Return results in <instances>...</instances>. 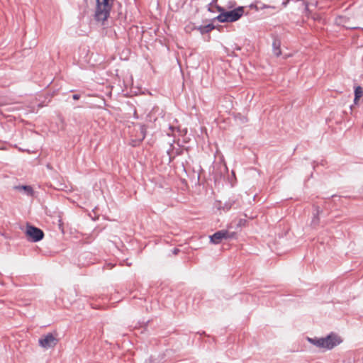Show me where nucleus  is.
<instances>
[{
  "instance_id": "1",
  "label": "nucleus",
  "mask_w": 363,
  "mask_h": 363,
  "mask_svg": "<svg viewBox=\"0 0 363 363\" xmlns=\"http://www.w3.org/2000/svg\"><path fill=\"white\" fill-rule=\"evenodd\" d=\"M112 0H96L94 18L98 22L104 23L109 16L112 7Z\"/></svg>"
},
{
  "instance_id": "2",
  "label": "nucleus",
  "mask_w": 363,
  "mask_h": 363,
  "mask_svg": "<svg viewBox=\"0 0 363 363\" xmlns=\"http://www.w3.org/2000/svg\"><path fill=\"white\" fill-rule=\"evenodd\" d=\"M244 13V8L239 6L233 10L220 13L216 19L221 23L224 22H235L238 21Z\"/></svg>"
},
{
  "instance_id": "3",
  "label": "nucleus",
  "mask_w": 363,
  "mask_h": 363,
  "mask_svg": "<svg viewBox=\"0 0 363 363\" xmlns=\"http://www.w3.org/2000/svg\"><path fill=\"white\" fill-rule=\"evenodd\" d=\"M235 232H230L226 230H221L216 232L210 236L211 242L213 244H219L223 240L233 239L235 237Z\"/></svg>"
},
{
  "instance_id": "4",
  "label": "nucleus",
  "mask_w": 363,
  "mask_h": 363,
  "mask_svg": "<svg viewBox=\"0 0 363 363\" xmlns=\"http://www.w3.org/2000/svg\"><path fill=\"white\" fill-rule=\"evenodd\" d=\"M26 235L32 242H38L43 238L44 233L42 230L32 225H27Z\"/></svg>"
},
{
  "instance_id": "5",
  "label": "nucleus",
  "mask_w": 363,
  "mask_h": 363,
  "mask_svg": "<svg viewBox=\"0 0 363 363\" xmlns=\"http://www.w3.org/2000/svg\"><path fill=\"white\" fill-rule=\"evenodd\" d=\"M57 342V338L52 333H48L38 340L39 345L46 350L54 347Z\"/></svg>"
},
{
  "instance_id": "6",
  "label": "nucleus",
  "mask_w": 363,
  "mask_h": 363,
  "mask_svg": "<svg viewBox=\"0 0 363 363\" xmlns=\"http://www.w3.org/2000/svg\"><path fill=\"white\" fill-rule=\"evenodd\" d=\"M323 349L325 350H331L342 342L340 337L335 333L329 334L326 337H323Z\"/></svg>"
},
{
  "instance_id": "7",
  "label": "nucleus",
  "mask_w": 363,
  "mask_h": 363,
  "mask_svg": "<svg viewBox=\"0 0 363 363\" xmlns=\"http://www.w3.org/2000/svg\"><path fill=\"white\" fill-rule=\"evenodd\" d=\"M250 7L252 9H255L256 11H259V10H261L263 9H276V7L273 5H268V4H262L259 1L256 2L255 4H251Z\"/></svg>"
},
{
  "instance_id": "8",
  "label": "nucleus",
  "mask_w": 363,
  "mask_h": 363,
  "mask_svg": "<svg viewBox=\"0 0 363 363\" xmlns=\"http://www.w3.org/2000/svg\"><path fill=\"white\" fill-rule=\"evenodd\" d=\"M307 340L317 347L323 349V337H307Z\"/></svg>"
},
{
  "instance_id": "9",
  "label": "nucleus",
  "mask_w": 363,
  "mask_h": 363,
  "mask_svg": "<svg viewBox=\"0 0 363 363\" xmlns=\"http://www.w3.org/2000/svg\"><path fill=\"white\" fill-rule=\"evenodd\" d=\"M214 28L215 27L213 24L209 23V24H207L205 26H200L198 27H195V29H197L198 30H199L201 34H204V33H207L211 31L212 30L214 29Z\"/></svg>"
},
{
  "instance_id": "10",
  "label": "nucleus",
  "mask_w": 363,
  "mask_h": 363,
  "mask_svg": "<svg viewBox=\"0 0 363 363\" xmlns=\"http://www.w3.org/2000/svg\"><path fill=\"white\" fill-rule=\"evenodd\" d=\"M270 1L274 3V2H275V0H271ZM290 1H299V0H283L282 1V6L284 7H286L287 6V4ZM300 1L302 2L301 4L304 7V9L306 11H308V3L305 0H300Z\"/></svg>"
},
{
  "instance_id": "11",
  "label": "nucleus",
  "mask_w": 363,
  "mask_h": 363,
  "mask_svg": "<svg viewBox=\"0 0 363 363\" xmlns=\"http://www.w3.org/2000/svg\"><path fill=\"white\" fill-rule=\"evenodd\" d=\"M273 53L277 57H279L281 55V50L279 48V42L274 41L273 43Z\"/></svg>"
},
{
  "instance_id": "12",
  "label": "nucleus",
  "mask_w": 363,
  "mask_h": 363,
  "mask_svg": "<svg viewBox=\"0 0 363 363\" xmlns=\"http://www.w3.org/2000/svg\"><path fill=\"white\" fill-rule=\"evenodd\" d=\"M316 211V213L314 214V216L313 218V220L311 221V224L313 225V226H316L318 225L319 223V218H318V214L320 212V210L319 208H316L315 209Z\"/></svg>"
},
{
  "instance_id": "13",
  "label": "nucleus",
  "mask_w": 363,
  "mask_h": 363,
  "mask_svg": "<svg viewBox=\"0 0 363 363\" xmlns=\"http://www.w3.org/2000/svg\"><path fill=\"white\" fill-rule=\"evenodd\" d=\"M363 95V89L360 86H357L354 89V96L356 99H359Z\"/></svg>"
},
{
  "instance_id": "14",
  "label": "nucleus",
  "mask_w": 363,
  "mask_h": 363,
  "mask_svg": "<svg viewBox=\"0 0 363 363\" xmlns=\"http://www.w3.org/2000/svg\"><path fill=\"white\" fill-rule=\"evenodd\" d=\"M16 188L24 190L26 192L27 195H32L33 194V189L29 186H18Z\"/></svg>"
},
{
  "instance_id": "15",
  "label": "nucleus",
  "mask_w": 363,
  "mask_h": 363,
  "mask_svg": "<svg viewBox=\"0 0 363 363\" xmlns=\"http://www.w3.org/2000/svg\"><path fill=\"white\" fill-rule=\"evenodd\" d=\"M79 97H80V96H79V94H74V95H73V96H72L73 99H74V100H77V99H79Z\"/></svg>"
},
{
  "instance_id": "16",
  "label": "nucleus",
  "mask_w": 363,
  "mask_h": 363,
  "mask_svg": "<svg viewBox=\"0 0 363 363\" xmlns=\"http://www.w3.org/2000/svg\"><path fill=\"white\" fill-rule=\"evenodd\" d=\"M179 250L178 249H177V248H176V249H174V250L173 253H174V255H177V254L178 253V252H179Z\"/></svg>"
},
{
  "instance_id": "17",
  "label": "nucleus",
  "mask_w": 363,
  "mask_h": 363,
  "mask_svg": "<svg viewBox=\"0 0 363 363\" xmlns=\"http://www.w3.org/2000/svg\"><path fill=\"white\" fill-rule=\"evenodd\" d=\"M169 130H171L172 131H174V130L175 129V128H174V127H173V126H172V125H170V126L169 127Z\"/></svg>"
},
{
  "instance_id": "18",
  "label": "nucleus",
  "mask_w": 363,
  "mask_h": 363,
  "mask_svg": "<svg viewBox=\"0 0 363 363\" xmlns=\"http://www.w3.org/2000/svg\"><path fill=\"white\" fill-rule=\"evenodd\" d=\"M359 100V99H356V96H354V103L355 104H357V101H358Z\"/></svg>"
},
{
  "instance_id": "19",
  "label": "nucleus",
  "mask_w": 363,
  "mask_h": 363,
  "mask_svg": "<svg viewBox=\"0 0 363 363\" xmlns=\"http://www.w3.org/2000/svg\"><path fill=\"white\" fill-rule=\"evenodd\" d=\"M216 0H213V2L216 1Z\"/></svg>"
}]
</instances>
